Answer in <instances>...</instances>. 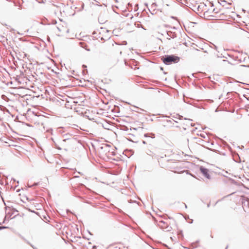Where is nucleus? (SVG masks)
Segmentation results:
<instances>
[{"label": "nucleus", "instance_id": "4", "mask_svg": "<svg viewBox=\"0 0 249 249\" xmlns=\"http://www.w3.org/2000/svg\"><path fill=\"white\" fill-rule=\"evenodd\" d=\"M57 28L59 32H63L65 30V28L63 26H58L57 27Z\"/></svg>", "mask_w": 249, "mask_h": 249}, {"label": "nucleus", "instance_id": "8", "mask_svg": "<svg viewBox=\"0 0 249 249\" xmlns=\"http://www.w3.org/2000/svg\"><path fill=\"white\" fill-rule=\"evenodd\" d=\"M222 2H224V3H226V1H225V0L222 1Z\"/></svg>", "mask_w": 249, "mask_h": 249}, {"label": "nucleus", "instance_id": "6", "mask_svg": "<svg viewBox=\"0 0 249 249\" xmlns=\"http://www.w3.org/2000/svg\"><path fill=\"white\" fill-rule=\"evenodd\" d=\"M4 228H6V227H0V230L4 229Z\"/></svg>", "mask_w": 249, "mask_h": 249}, {"label": "nucleus", "instance_id": "1", "mask_svg": "<svg viewBox=\"0 0 249 249\" xmlns=\"http://www.w3.org/2000/svg\"><path fill=\"white\" fill-rule=\"evenodd\" d=\"M162 59L165 64L169 65L172 63H178L179 61V57L174 55H165Z\"/></svg>", "mask_w": 249, "mask_h": 249}, {"label": "nucleus", "instance_id": "5", "mask_svg": "<svg viewBox=\"0 0 249 249\" xmlns=\"http://www.w3.org/2000/svg\"><path fill=\"white\" fill-rule=\"evenodd\" d=\"M167 35H168V37H167V38L170 39V38H169V37H174L173 36H172L171 35H170L169 34V33H167Z\"/></svg>", "mask_w": 249, "mask_h": 249}, {"label": "nucleus", "instance_id": "3", "mask_svg": "<svg viewBox=\"0 0 249 249\" xmlns=\"http://www.w3.org/2000/svg\"><path fill=\"white\" fill-rule=\"evenodd\" d=\"M144 136L145 137H150L151 138H155V134L154 133H146L144 135Z\"/></svg>", "mask_w": 249, "mask_h": 249}, {"label": "nucleus", "instance_id": "9", "mask_svg": "<svg viewBox=\"0 0 249 249\" xmlns=\"http://www.w3.org/2000/svg\"><path fill=\"white\" fill-rule=\"evenodd\" d=\"M143 143H145V142L144 141H143Z\"/></svg>", "mask_w": 249, "mask_h": 249}, {"label": "nucleus", "instance_id": "2", "mask_svg": "<svg viewBox=\"0 0 249 249\" xmlns=\"http://www.w3.org/2000/svg\"><path fill=\"white\" fill-rule=\"evenodd\" d=\"M200 171L203 175L208 179L211 178V176L209 173V170L204 167H200Z\"/></svg>", "mask_w": 249, "mask_h": 249}, {"label": "nucleus", "instance_id": "7", "mask_svg": "<svg viewBox=\"0 0 249 249\" xmlns=\"http://www.w3.org/2000/svg\"><path fill=\"white\" fill-rule=\"evenodd\" d=\"M191 124V126H194V125H195V124H192V123H191V124Z\"/></svg>", "mask_w": 249, "mask_h": 249}]
</instances>
